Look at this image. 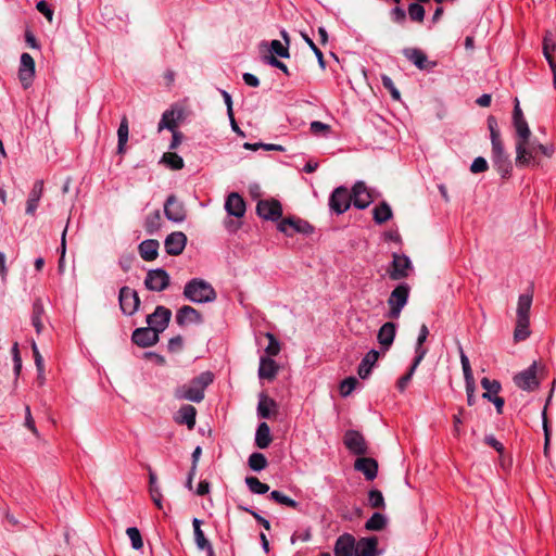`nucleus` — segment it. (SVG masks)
<instances>
[{"instance_id": "obj_1", "label": "nucleus", "mask_w": 556, "mask_h": 556, "mask_svg": "<svg viewBox=\"0 0 556 556\" xmlns=\"http://www.w3.org/2000/svg\"><path fill=\"white\" fill-rule=\"evenodd\" d=\"M214 375L211 371H203L188 383L179 386L175 390V397L200 403L204 399L205 389L213 382Z\"/></svg>"}, {"instance_id": "obj_2", "label": "nucleus", "mask_w": 556, "mask_h": 556, "mask_svg": "<svg viewBox=\"0 0 556 556\" xmlns=\"http://www.w3.org/2000/svg\"><path fill=\"white\" fill-rule=\"evenodd\" d=\"M523 152L519 153L518 141H516V164L517 166H527L531 163H535L536 155L539 153L551 157L554 153L553 144H542L536 139L527 137L522 143Z\"/></svg>"}, {"instance_id": "obj_3", "label": "nucleus", "mask_w": 556, "mask_h": 556, "mask_svg": "<svg viewBox=\"0 0 556 556\" xmlns=\"http://www.w3.org/2000/svg\"><path fill=\"white\" fill-rule=\"evenodd\" d=\"M184 296L190 302L201 304L215 301L217 295L210 282L193 278L185 285Z\"/></svg>"}, {"instance_id": "obj_4", "label": "nucleus", "mask_w": 556, "mask_h": 556, "mask_svg": "<svg viewBox=\"0 0 556 556\" xmlns=\"http://www.w3.org/2000/svg\"><path fill=\"white\" fill-rule=\"evenodd\" d=\"M410 287L406 282L397 285L388 298L389 312L387 317L390 319H397L402 309L406 306L409 298Z\"/></svg>"}, {"instance_id": "obj_5", "label": "nucleus", "mask_w": 556, "mask_h": 556, "mask_svg": "<svg viewBox=\"0 0 556 556\" xmlns=\"http://www.w3.org/2000/svg\"><path fill=\"white\" fill-rule=\"evenodd\" d=\"M458 351H459V358H460L462 369H463L464 379H465L467 403L469 406H472L476 403V396H475L476 382H475L472 369H471V366L469 363V358L465 354L460 344H458Z\"/></svg>"}, {"instance_id": "obj_6", "label": "nucleus", "mask_w": 556, "mask_h": 556, "mask_svg": "<svg viewBox=\"0 0 556 556\" xmlns=\"http://www.w3.org/2000/svg\"><path fill=\"white\" fill-rule=\"evenodd\" d=\"M410 269L412 262L407 255L393 253L392 262L387 271L391 280H402L408 277Z\"/></svg>"}, {"instance_id": "obj_7", "label": "nucleus", "mask_w": 556, "mask_h": 556, "mask_svg": "<svg viewBox=\"0 0 556 556\" xmlns=\"http://www.w3.org/2000/svg\"><path fill=\"white\" fill-rule=\"evenodd\" d=\"M351 203H353L351 192H349L346 187H337L330 194L329 208L337 215L345 213L350 208Z\"/></svg>"}, {"instance_id": "obj_8", "label": "nucleus", "mask_w": 556, "mask_h": 556, "mask_svg": "<svg viewBox=\"0 0 556 556\" xmlns=\"http://www.w3.org/2000/svg\"><path fill=\"white\" fill-rule=\"evenodd\" d=\"M170 282V277L163 268L150 269L144 279V286L148 290L154 292L164 291Z\"/></svg>"}, {"instance_id": "obj_9", "label": "nucleus", "mask_w": 556, "mask_h": 556, "mask_svg": "<svg viewBox=\"0 0 556 556\" xmlns=\"http://www.w3.org/2000/svg\"><path fill=\"white\" fill-rule=\"evenodd\" d=\"M118 301L122 312L128 316L134 315L140 305L137 291L126 286L119 289Z\"/></svg>"}, {"instance_id": "obj_10", "label": "nucleus", "mask_w": 556, "mask_h": 556, "mask_svg": "<svg viewBox=\"0 0 556 556\" xmlns=\"http://www.w3.org/2000/svg\"><path fill=\"white\" fill-rule=\"evenodd\" d=\"M164 214L173 223H182L187 217L185 204L175 194L167 197L164 203Z\"/></svg>"}, {"instance_id": "obj_11", "label": "nucleus", "mask_w": 556, "mask_h": 556, "mask_svg": "<svg viewBox=\"0 0 556 556\" xmlns=\"http://www.w3.org/2000/svg\"><path fill=\"white\" fill-rule=\"evenodd\" d=\"M256 213L260 217L277 222L282 216V206L278 200H260L256 204Z\"/></svg>"}, {"instance_id": "obj_12", "label": "nucleus", "mask_w": 556, "mask_h": 556, "mask_svg": "<svg viewBox=\"0 0 556 556\" xmlns=\"http://www.w3.org/2000/svg\"><path fill=\"white\" fill-rule=\"evenodd\" d=\"M278 230L286 236H293L294 233H311L313 231V227L305 220L300 218H283L277 226Z\"/></svg>"}, {"instance_id": "obj_13", "label": "nucleus", "mask_w": 556, "mask_h": 556, "mask_svg": "<svg viewBox=\"0 0 556 556\" xmlns=\"http://www.w3.org/2000/svg\"><path fill=\"white\" fill-rule=\"evenodd\" d=\"M170 317V309L159 305L152 314L147 316V324L150 328H153L155 332L160 334L168 326Z\"/></svg>"}, {"instance_id": "obj_14", "label": "nucleus", "mask_w": 556, "mask_h": 556, "mask_svg": "<svg viewBox=\"0 0 556 556\" xmlns=\"http://www.w3.org/2000/svg\"><path fill=\"white\" fill-rule=\"evenodd\" d=\"M345 447L355 455H365L367 453V443L363 434L356 430H348L344 433Z\"/></svg>"}, {"instance_id": "obj_15", "label": "nucleus", "mask_w": 556, "mask_h": 556, "mask_svg": "<svg viewBox=\"0 0 556 556\" xmlns=\"http://www.w3.org/2000/svg\"><path fill=\"white\" fill-rule=\"evenodd\" d=\"M353 205L358 210H364L372 202V195L363 181H357L351 191Z\"/></svg>"}, {"instance_id": "obj_16", "label": "nucleus", "mask_w": 556, "mask_h": 556, "mask_svg": "<svg viewBox=\"0 0 556 556\" xmlns=\"http://www.w3.org/2000/svg\"><path fill=\"white\" fill-rule=\"evenodd\" d=\"M187 244V236L181 231L169 233L164 241L165 251L168 255H180Z\"/></svg>"}, {"instance_id": "obj_17", "label": "nucleus", "mask_w": 556, "mask_h": 556, "mask_svg": "<svg viewBox=\"0 0 556 556\" xmlns=\"http://www.w3.org/2000/svg\"><path fill=\"white\" fill-rule=\"evenodd\" d=\"M132 342L140 348H149L157 343L159 333L153 328L141 327L134 330Z\"/></svg>"}, {"instance_id": "obj_18", "label": "nucleus", "mask_w": 556, "mask_h": 556, "mask_svg": "<svg viewBox=\"0 0 556 556\" xmlns=\"http://www.w3.org/2000/svg\"><path fill=\"white\" fill-rule=\"evenodd\" d=\"M225 210L228 215L241 218L245 214V202L239 193L231 192L226 199Z\"/></svg>"}, {"instance_id": "obj_19", "label": "nucleus", "mask_w": 556, "mask_h": 556, "mask_svg": "<svg viewBox=\"0 0 556 556\" xmlns=\"http://www.w3.org/2000/svg\"><path fill=\"white\" fill-rule=\"evenodd\" d=\"M403 55L419 70H427L437 65L435 62H429L427 55L418 48H405L403 49Z\"/></svg>"}, {"instance_id": "obj_20", "label": "nucleus", "mask_w": 556, "mask_h": 556, "mask_svg": "<svg viewBox=\"0 0 556 556\" xmlns=\"http://www.w3.org/2000/svg\"><path fill=\"white\" fill-rule=\"evenodd\" d=\"M355 538L350 533L340 535L333 547L334 556H354Z\"/></svg>"}, {"instance_id": "obj_21", "label": "nucleus", "mask_w": 556, "mask_h": 556, "mask_svg": "<svg viewBox=\"0 0 556 556\" xmlns=\"http://www.w3.org/2000/svg\"><path fill=\"white\" fill-rule=\"evenodd\" d=\"M515 383L522 390L532 391L539 386L535 375V365L533 364L528 369L521 371L515 377Z\"/></svg>"}, {"instance_id": "obj_22", "label": "nucleus", "mask_w": 556, "mask_h": 556, "mask_svg": "<svg viewBox=\"0 0 556 556\" xmlns=\"http://www.w3.org/2000/svg\"><path fill=\"white\" fill-rule=\"evenodd\" d=\"M201 525L202 520L193 518L192 526L195 545L199 549L205 551L206 556H215L214 548L211 542L205 538L204 532L201 529Z\"/></svg>"}, {"instance_id": "obj_23", "label": "nucleus", "mask_w": 556, "mask_h": 556, "mask_svg": "<svg viewBox=\"0 0 556 556\" xmlns=\"http://www.w3.org/2000/svg\"><path fill=\"white\" fill-rule=\"evenodd\" d=\"M43 193V181L37 180L33 185V188L28 194L27 201H26V208L25 213L30 216H35L36 211L38 208L39 201Z\"/></svg>"}, {"instance_id": "obj_24", "label": "nucleus", "mask_w": 556, "mask_h": 556, "mask_svg": "<svg viewBox=\"0 0 556 556\" xmlns=\"http://www.w3.org/2000/svg\"><path fill=\"white\" fill-rule=\"evenodd\" d=\"M396 333V325L392 321L383 324L378 330L377 340L383 352L388 351L392 345Z\"/></svg>"}, {"instance_id": "obj_25", "label": "nucleus", "mask_w": 556, "mask_h": 556, "mask_svg": "<svg viewBox=\"0 0 556 556\" xmlns=\"http://www.w3.org/2000/svg\"><path fill=\"white\" fill-rule=\"evenodd\" d=\"M378 539L376 536L362 538L355 541L354 556H377Z\"/></svg>"}, {"instance_id": "obj_26", "label": "nucleus", "mask_w": 556, "mask_h": 556, "mask_svg": "<svg viewBox=\"0 0 556 556\" xmlns=\"http://www.w3.org/2000/svg\"><path fill=\"white\" fill-rule=\"evenodd\" d=\"M354 468L364 473L368 481H372L378 473V463L370 457H359L354 463Z\"/></svg>"}, {"instance_id": "obj_27", "label": "nucleus", "mask_w": 556, "mask_h": 556, "mask_svg": "<svg viewBox=\"0 0 556 556\" xmlns=\"http://www.w3.org/2000/svg\"><path fill=\"white\" fill-rule=\"evenodd\" d=\"M201 321V314L192 306L184 305L176 313V323L179 326H185L187 324H200Z\"/></svg>"}, {"instance_id": "obj_28", "label": "nucleus", "mask_w": 556, "mask_h": 556, "mask_svg": "<svg viewBox=\"0 0 556 556\" xmlns=\"http://www.w3.org/2000/svg\"><path fill=\"white\" fill-rule=\"evenodd\" d=\"M279 370V366L270 357L261 356L258 366V378L262 380L271 381L276 378Z\"/></svg>"}, {"instance_id": "obj_29", "label": "nucleus", "mask_w": 556, "mask_h": 556, "mask_svg": "<svg viewBox=\"0 0 556 556\" xmlns=\"http://www.w3.org/2000/svg\"><path fill=\"white\" fill-rule=\"evenodd\" d=\"M197 409L194 406L186 404L182 405L175 417V421L179 425H186L188 429H193L195 426Z\"/></svg>"}, {"instance_id": "obj_30", "label": "nucleus", "mask_w": 556, "mask_h": 556, "mask_svg": "<svg viewBox=\"0 0 556 556\" xmlns=\"http://www.w3.org/2000/svg\"><path fill=\"white\" fill-rule=\"evenodd\" d=\"M379 352L372 349L363 357L357 369V374L362 379H367L369 377L374 365L379 358Z\"/></svg>"}, {"instance_id": "obj_31", "label": "nucleus", "mask_w": 556, "mask_h": 556, "mask_svg": "<svg viewBox=\"0 0 556 556\" xmlns=\"http://www.w3.org/2000/svg\"><path fill=\"white\" fill-rule=\"evenodd\" d=\"M159 248L160 243L157 240L147 239L139 244L138 250L142 260L151 262L157 257Z\"/></svg>"}, {"instance_id": "obj_32", "label": "nucleus", "mask_w": 556, "mask_h": 556, "mask_svg": "<svg viewBox=\"0 0 556 556\" xmlns=\"http://www.w3.org/2000/svg\"><path fill=\"white\" fill-rule=\"evenodd\" d=\"M181 112H176L175 110H166L161 117V121L157 126V130L162 131L163 129H168L170 131L176 130L177 121L180 118Z\"/></svg>"}, {"instance_id": "obj_33", "label": "nucleus", "mask_w": 556, "mask_h": 556, "mask_svg": "<svg viewBox=\"0 0 556 556\" xmlns=\"http://www.w3.org/2000/svg\"><path fill=\"white\" fill-rule=\"evenodd\" d=\"M513 125H514V128H515L516 135H517L516 141H518V150H521V151H519V153H522L523 152L522 143L525 142L527 137L531 136V130L529 128V125H528L526 118L513 119Z\"/></svg>"}, {"instance_id": "obj_34", "label": "nucleus", "mask_w": 556, "mask_h": 556, "mask_svg": "<svg viewBox=\"0 0 556 556\" xmlns=\"http://www.w3.org/2000/svg\"><path fill=\"white\" fill-rule=\"evenodd\" d=\"M270 428L266 422H261L255 432V445L258 448H267L271 443Z\"/></svg>"}, {"instance_id": "obj_35", "label": "nucleus", "mask_w": 556, "mask_h": 556, "mask_svg": "<svg viewBox=\"0 0 556 556\" xmlns=\"http://www.w3.org/2000/svg\"><path fill=\"white\" fill-rule=\"evenodd\" d=\"M532 305V294H520L517 305V319L530 320V309Z\"/></svg>"}, {"instance_id": "obj_36", "label": "nucleus", "mask_w": 556, "mask_h": 556, "mask_svg": "<svg viewBox=\"0 0 556 556\" xmlns=\"http://www.w3.org/2000/svg\"><path fill=\"white\" fill-rule=\"evenodd\" d=\"M429 336L428 327L424 324L419 329V334L416 342L415 353L416 363H420L427 354V349L422 346Z\"/></svg>"}, {"instance_id": "obj_37", "label": "nucleus", "mask_w": 556, "mask_h": 556, "mask_svg": "<svg viewBox=\"0 0 556 556\" xmlns=\"http://www.w3.org/2000/svg\"><path fill=\"white\" fill-rule=\"evenodd\" d=\"M277 404L276 402L266 396L265 394H261L258 405H257V415L261 418H269L270 417V409H276Z\"/></svg>"}, {"instance_id": "obj_38", "label": "nucleus", "mask_w": 556, "mask_h": 556, "mask_svg": "<svg viewBox=\"0 0 556 556\" xmlns=\"http://www.w3.org/2000/svg\"><path fill=\"white\" fill-rule=\"evenodd\" d=\"M128 135H129V126H128V119L126 116H123L119 127L117 129V152L124 153L125 152V146L128 141Z\"/></svg>"}, {"instance_id": "obj_39", "label": "nucleus", "mask_w": 556, "mask_h": 556, "mask_svg": "<svg viewBox=\"0 0 556 556\" xmlns=\"http://www.w3.org/2000/svg\"><path fill=\"white\" fill-rule=\"evenodd\" d=\"M372 213L374 220L379 225L392 218V210L387 202H381L379 205H377Z\"/></svg>"}, {"instance_id": "obj_40", "label": "nucleus", "mask_w": 556, "mask_h": 556, "mask_svg": "<svg viewBox=\"0 0 556 556\" xmlns=\"http://www.w3.org/2000/svg\"><path fill=\"white\" fill-rule=\"evenodd\" d=\"M481 386L485 390L482 394L483 399L490 401L494 396H497V393L501 391V383L497 380H490L489 378H482Z\"/></svg>"}, {"instance_id": "obj_41", "label": "nucleus", "mask_w": 556, "mask_h": 556, "mask_svg": "<svg viewBox=\"0 0 556 556\" xmlns=\"http://www.w3.org/2000/svg\"><path fill=\"white\" fill-rule=\"evenodd\" d=\"M492 162L502 177H506L511 170V163L507 154L492 156Z\"/></svg>"}, {"instance_id": "obj_42", "label": "nucleus", "mask_w": 556, "mask_h": 556, "mask_svg": "<svg viewBox=\"0 0 556 556\" xmlns=\"http://www.w3.org/2000/svg\"><path fill=\"white\" fill-rule=\"evenodd\" d=\"M149 483H150V495L153 501V503L156 505L157 508H162V493L157 485V479L155 473L150 472L149 475Z\"/></svg>"}, {"instance_id": "obj_43", "label": "nucleus", "mask_w": 556, "mask_h": 556, "mask_svg": "<svg viewBox=\"0 0 556 556\" xmlns=\"http://www.w3.org/2000/svg\"><path fill=\"white\" fill-rule=\"evenodd\" d=\"M387 526V518L380 513H374L366 521L365 528L369 531H380Z\"/></svg>"}, {"instance_id": "obj_44", "label": "nucleus", "mask_w": 556, "mask_h": 556, "mask_svg": "<svg viewBox=\"0 0 556 556\" xmlns=\"http://www.w3.org/2000/svg\"><path fill=\"white\" fill-rule=\"evenodd\" d=\"M161 162L174 170L181 169V168H184V165H185L182 157L179 156L177 153H173V152L164 153Z\"/></svg>"}, {"instance_id": "obj_45", "label": "nucleus", "mask_w": 556, "mask_h": 556, "mask_svg": "<svg viewBox=\"0 0 556 556\" xmlns=\"http://www.w3.org/2000/svg\"><path fill=\"white\" fill-rule=\"evenodd\" d=\"M248 464L253 471H262L267 467L268 462L264 454L255 452L250 455Z\"/></svg>"}, {"instance_id": "obj_46", "label": "nucleus", "mask_w": 556, "mask_h": 556, "mask_svg": "<svg viewBox=\"0 0 556 556\" xmlns=\"http://www.w3.org/2000/svg\"><path fill=\"white\" fill-rule=\"evenodd\" d=\"M245 484L254 494H265L269 491L268 484L261 482L256 477L253 476L245 478Z\"/></svg>"}, {"instance_id": "obj_47", "label": "nucleus", "mask_w": 556, "mask_h": 556, "mask_svg": "<svg viewBox=\"0 0 556 556\" xmlns=\"http://www.w3.org/2000/svg\"><path fill=\"white\" fill-rule=\"evenodd\" d=\"M530 320L527 319H517L516 328L514 331V339L516 341H523L530 336Z\"/></svg>"}, {"instance_id": "obj_48", "label": "nucleus", "mask_w": 556, "mask_h": 556, "mask_svg": "<svg viewBox=\"0 0 556 556\" xmlns=\"http://www.w3.org/2000/svg\"><path fill=\"white\" fill-rule=\"evenodd\" d=\"M269 497L273 501L277 502L278 504H281V505H285V506H288V507H291L294 509H298L300 506V504L296 501L292 500L291 497L285 495L282 492L277 491V490L271 491Z\"/></svg>"}, {"instance_id": "obj_49", "label": "nucleus", "mask_w": 556, "mask_h": 556, "mask_svg": "<svg viewBox=\"0 0 556 556\" xmlns=\"http://www.w3.org/2000/svg\"><path fill=\"white\" fill-rule=\"evenodd\" d=\"M43 314V307L39 302L34 303L33 306V314H31V324L36 329V332L39 334L42 331L43 325H42V317Z\"/></svg>"}, {"instance_id": "obj_50", "label": "nucleus", "mask_w": 556, "mask_h": 556, "mask_svg": "<svg viewBox=\"0 0 556 556\" xmlns=\"http://www.w3.org/2000/svg\"><path fill=\"white\" fill-rule=\"evenodd\" d=\"M266 338L268 339V344L265 348L266 357H274L277 356L280 352V342L277 340V338L270 333L266 332Z\"/></svg>"}, {"instance_id": "obj_51", "label": "nucleus", "mask_w": 556, "mask_h": 556, "mask_svg": "<svg viewBox=\"0 0 556 556\" xmlns=\"http://www.w3.org/2000/svg\"><path fill=\"white\" fill-rule=\"evenodd\" d=\"M419 364L420 363H416V359H414L409 370L397 380L396 388L400 392H404L406 390Z\"/></svg>"}, {"instance_id": "obj_52", "label": "nucleus", "mask_w": 556, "mask_h": 556, "mask_svg": "<svg viewBox=\"0 0 556 556\" xmlns=\"http://www.w3.org/2000/svg\"><path fill=\"white\" fill-rule=\"evenodd\" d=\"M368 503L372 508H384V497L381 491L372 489L368 493Z\"/></svg>"}, {"instance_id": "obj_53", "label": "nucleus", "mask_w": 556, "mask_h": 556, "mask_svg": "<svg viewBox=\"0 0 556 556\" xmlns=\"http://www.w3.org/2000/svg\"><path fill=\"white\" fill-rule=\"evenodd\" d=\"M126 533L131 542V546L134 549H140L143 546V541L140 534V531L136 527H129L126 530Z\"/></svg>"}, {"instance_id": "obj_54", "label": "nucleus", "mask_w": 556, "mask_h": 556, "mask_svg": "<svg viewBox=\"0 0 556 556\" xmlns=\"http://www.w3.org/2000/svg\"><path fill=\"white\" fill-rule=\"evenodd\" d=\"M358 384V381L355 377H348L340 383V394L342 396H349L356 386Z\"/></svg>"}, {"instance_id": "obj_55", "label": "nucleus", "mask_w": 556, "mask_h": 556, "mask_svg": "<svg viewBox=\"0 0 556 556\" xmlns=\"http://www.w3.org/2000/svg\"><path fill=\"white\" fill-rule=\"evenodd\" d=\"M408 15L414 22H422L425 18V9L419 3H410L408 5Z\"/></svg>"}, {"instance_id": "obj_56", "label": "nucleus", "mask_w": 556, "mask_h": 556, "mask_svg": "<svg viewBox=\"0 0 556 556\" xmlns=\"http://www.w3.org/2000/svg\"><path fill=\"white\" fill-rule=\"evenodd\" d=\"M269 50L273 54H276L280 58H289L290 56L289 46L283 45L281 41L276 40V39L270 42Z\"/></svg>"}, {"instance_id": "obj_57", "label": "nucleus", "mask_w": 556, "mask_h": 556, "mask_svg": "<svg viewBox=\"0 0 556 556\" xmlns=\"http://www.w3.org/2000/svg\"><path fill=\"white\" fill-rule=\"evenodd\" d=\"M381 83H382V86L390 91V94L391 97L394 99V100H400L401 98V94H400V91L397 90V88L395 87L393 80L391 77H389L388 75H382L381 76Z\"/></svg>"}, {"instance_id": "obj_58", "label": "nucleus", "mask_w": 556, "mask_h": 556, "mask_svg": "<svg viewBox=\"0 0 556 556\" xmlns=\"http://www.w3.org/2000/svg\"><path fill=\"white\" fill-rule=\"evenodd\" d=\"M302 37H303L304 41L309 46L312 51L315 53V55H316V58L318 60L319 66L321 68H325L326 63H325V60H324L323 52L318 49V47L315 45V42L307 35L302 34Z\"/></svg>"}, {"instance_id": "obj_59", "label": "nucleus", "mask_w": 556, "mask_h": 556, "mask_svg": "<svg viewBox=\"0 0 556 556\" xmlns=\"http://www.w3.org/2000/svg\"><path fill=\"white\" fill-rule=\"evenodd\" d=\"M489 168L488 162L484 157L478 156L473 160L470 165V172L472 174H480L486 172Z\"/></svg>"}, {"instance_id": "obj_60", "label": "nucleus", "mask_w": 556, "mask_h": 556, "mask_svg": "<svg viewBox=\"0 0 556 556\" xmlns=\"http://www.w3.org/2000/svg\"><path fill=\"white\" fill-rule=\"evenodd\" d=\"M161 214L160 211H155L153 214L147 217L146 228L147 231L152 233L160 226Z\"/></svg>"}, {"instance_id": "obj_61", "label": "nucleus", "mask_w": 556, "mask_h": 556, "mask_svg": "<svg viewBox=\"0 0 556 556\" xmlns=\"http://www.w3.org/2000/svg\"><path fill=\"white\" fill-rule=\"evenodd\" d=\"M184 339L181 336H176L169 339L167 349L170 353H177L182 350Z\"/></svg>"}, {"instance_id": "obj_62", "label": "nucleus", "mask_w": 556, "mask_h": 556, "mask_svg": "<svg viewBox=\"0 0 556 556\" xmlns=\"http://www.w3.org/2000/svg\"><path fill=\"white\" fill-rule=\"evenodd\" d=\"M36 9L46 16L49 22H52L53 18V10L50 8L49 3L45 0H40L36 4Z\"/></svg>"}, {"instance_id": "obj_63", "label": "nucleus", "mask_w": 556, "mask_h": 556, "mask_svg": "<svg viewBox=\"0 0 556 556\" xmlns=\"http://www.w3.org/2000/svg\"><path fill=\"white\" fill-rule=\"evenodd\" d=\"M35 75V72L27 71V70H18V78L22 83V86L26 89L31 85L33 77Z\"/></svg>"}, {"instance_id": "obj_64", "label": "nucleus", "mask_w": 556, "mask_h": 556, "mask_svg": "<svg viewBox=\"0 0 556 556\" xmlns=\"http://www.w3.org/2000/svg\"><path fill=\"white\" fill-rule=\"evenodd\" d=\"M20 68L35 72V61L29 53L25 52L21 55Z\"/></svg>"}]
</instances>
